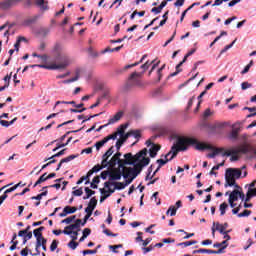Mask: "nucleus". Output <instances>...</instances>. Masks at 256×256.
Masks as SVG:
<instances>
[{"instance_id":"f257e3e1","label":"nucleus","mask_w":256,"mask_h":256,"mask_svg":"<svg viewBox=\"0 0 256 256\" xmlns=\"http://www.w3.org/2000/svg\"><path fill=\"white\" fill-rule=\"evenodd\" d=\"M53 51L54 53H57L55 63L31 65V67H40L41 69H48L49 71H63V69H67L71 63V60L67 54H61V44H56Z\"/></svg>"},{"instance_id":"f03ea898","label":"nucleus","mask_w":256,"mask_h":256,"mask_svg":"<svg viewBox=\"0 0 256 256\" xmlns=\"http://www.w3.org/2000/svg\"><path fill=\"white\" fill-rule=\"evenodd\" d=\"M195 144H197V139L193 137H178L176 144H174L171 147V150L164 156L165 159H167L170 155V160L173 161L175 157H177V154L179 151H187L189 147H195Z\"/></svg>"},{"instance_id":"7ed1b4c3","label":"nucleus","mask_w":256,"mask_h":256,"mask_svg":"<svg viewBox=\"0 0 256 256\" xmlns=\"http://www.w3.org/2000/svg\"><path fill=\"white\" fill-rule=\"evenodd\" d=\"M151 163V159L149 157L142 156L140 160L134 164V167H124L123 177L124 179H129V177L136 178L141 171H143L144 167H147Z\"/></svg>"},{"instance_id":"20e7f679","label":"nucleus","mask_w":256,"mask_h":256,"mask_svg":"<svg viewBox=\"0 0 256 256\" xmlns=\"http://www.w3.org/2000/svg\"><path fill=\"white\" fill-rule=\"evenodd\" d=\"M194 149L196 151H213L212 153L207 154L208 159H215L219 153H223L225 151V148H217L211 144H207L205 142H199V140H196V144H194Z\"/></svg>"},{"instance_id":"39448f33","label":"nucleus","mask_w":256,"mask_h":256,"mask_svg":"<svg viewBox=\"0 0 256 256\" xmlns=\"http://www.w3.org/2000/svg\"><path fill=\"white\" fill-rule=\"evenodd\" d=\"M241 169L239 168H227L225 172V185L224 187H233L237 179H241Z\"/></svg>"},{"instance_id":"423d86ee","label":"nucleus","mask_w":256,"mask_h":256,"mask_svg":"<svg viewBox=\"0 0 256 256\" xmlns=\"http://www.w3.org/2000/svg\"><path fill=\"white\" fill-rule=\"evenodd\" d=\"M139 77H141V74L137 72L132 73L123 86V91H131V89H135V87L141 89L144 84L142 83L141 79H139Z\"/></svg>"},{"instance_id":"0eeeda50","label":"nucleus","mask_w":256,"mask_h":256,"mask_svg":"<svg viewBox=\"0 0 256 256\" xmlns=\"http://www.w3.org/2000/svg\"><path fill=\"white\" fill-rule=\"evenodd\" d=\"M250 151H253V146L249 143H244L240 145L237 148H232L231 150H227L222 154V157H231V155H247V153H250Z\"/></svg>"},{"instance_id":"6e6552de","label":"nucleus","mask_w":256,"mask_h":256,"mask_svg":"<svg viewBox=\"0 0 256 256\" xmlns=\"http://www.w3.org/2000/svg\"><path fill=\"white\" fill-rule=\"evenodd\" d=\"M147 153H148L147 148L142 149L141 151L136 153L135 156H133L132 153H126L124 155V158H125L124 160H126L128 163H132V165H134V163H137V161H140V159L142 157H147Z\"/></svg>"},{"instance_id":"1a4fd4ad","label":"nucleus","mask_w":256,"mask_h":256,"mask_svg":"<svg viewBox=\"0 0 256 256\" xmlns=\"http://www.w3.org/2000/svg\"><path fill=\"white\" fill-rule=\"evenodd\" d=\"M197 49L193 48L191 49L183 58V60L176 65V71L174 73L170 74V77H175L176 75H179V73H181V71H183V69H181V66L183 65V63H185L187 61V59H189V57H191V55H193L194 53H196Z\"/></svg>"},{"instance_id":"9d476101","label":"nucleus","mask_w":256,"mask_h":256,"mask_svg":"<svg viewBox=\"0 0 256 256\" xmlns=\"http://www.w3.org/2000/svg\"><path fill=\"white\" fill-rule=\"evenodd\" d=\"M21 0H5L0 3V9L3 11H7L8 9H11V7H15L17 3H20Z\"/></svg>"},{"instance_id":"9b49d317","label":"nucleus","mask_w":256,"mask_h":256,"mask_svg":"<svg viewBox=\"0 0 256 256\" xmlns=\"http://www.w3.org/2000/svg\"><path fill=\"white\" fill-rule=\"evenodd\" d=\"M121 177H123V170L122 172L121 169L110 170L109 181H119L121 180Z\"/></svg>"},{"instance_id":"f8f14e48","label":"nucleus","mask_w":256,"mask_h":256,"mask_svg":"<svg viewBox=\"0 0 256 256\" xmlns=\"http://www.w3.org/2000/svg\"><path fill=\"white\" fill-rule=\"evenodd\" d=\"M116 135H108L102 140L95 143L96 150L99 151L101 147L105 145V143H108V141L115 140Z\"/></svg>"},{"instance_id":"ddd939ff","label":"nucleus","mask_w":256,"mask_h":256,"mask_svg":"<svg viewBox=\"0 0 256 256\" xmlns=\"http://www.w3.org/2000/svg\"><path fill=\"white\" fill-rule=\"evenodd\" d=\"M111 185H114V189H117V191H121L122 189L125 188V183H123V182L106 181L104 183V187H106L107 189H109V187H111Z\"/></svg>"},{"instance_id":"4468645a","label":"nucleus","mask_w":256,"mask_h":256,"mask_svg":"<svg viewBox=\"0 0 256 256\" xmlns=\"http://www.w3.org/2000/svg\"><path fill=\"white\" fill-rule=\"evenodd\" d=\"M241 132L240 127H232V131L228 135V139H231L232 141H237L239 139V133Z\"/></svg>"},{"instance_id":"2eb2a0df","label":"nucleus","mask_w":256,"mask_h":256,"mask_svg":"<svg viewBox=\"0 0 256 256\" xmlns=\"http://www.w3.org/2000/svg\"><path fill=\"white\" fill-rule=\"evenodd\" d=\"M77 212V207L75 206H66L63 209V212L59 214V217H67V215H71Z\"/></svg>"},{"instance_id":"dca6fc26","label":"nucleus","mask_w":256,"mask_h":256,"mask_svg":"<svg viewBox=\"0 0 256 256\" xmlns=\"http://www.w3.org/2000/svg\"><path fill=\"white\" fill-rule=\"evenodd\" d=\"M173 0H164L161 2V4L158 7H154L151 9V13H154L155 15H159L161 11H163L164 7H167V3L171 2Z\"/></svg>"},{"instance_id":"f3484780","label":"nucleus","mask_w":256,"mask_h":256,"mask_svg":"<svg viewBox=\"0 0 256 256\" xmlns=\"http://www.w3.org/2000/svg\"><path fill=\"white\" fill-rule=\"evenodd\" d=\"M127 127H129V123L121 124L118 128L117 131L113 134L110 135H116L115 139H117V136L120 135L125 136V131L127 130Z\"/></svg>"},{"instance_id":"a211bd4d","label":"nucleus","mask_w":256,"mask_h":256,"mask_svg":"<svg viewBox=\"0 0 256 256\" xmlns=\"http://www.w3.org/2000/svg\"><path fill=\"white\" fill-rule=\"evenodd\" d=\"M77 157H79L78 154L77 155L72 154V155H70L66 158L61 159L57 168H56V171H59V169H61L63 163H69L70 161H73V159H77Z\"/></svg>"},{"instance_id":"6ab92c4d","label":"nucleus","mask_w":256,"mask_h":256,"mask_svg":"<svg viewBox=\"0 0 256 256\" xmlns=\"http://www.w3.org/2000/svg\"><path fill=\"white\" fill-rule=\"evenodd\" d=\"M126 135H128V137H131V136L135 137L137 141L132 143V146L137 145V143H139V139H141V130H131L127 132Z\"/></svg>"},{"instance_id":"aec40b11","label":"nucleus","mask_w":256,"mask_h":256,"mask_svg":"<svg viewBox=\"0 0 256 256\" xmlns=\"http://www.w3.org/2000/svg\"><path fill=\"white\" fill-rule=\"evenodd\" d=\"M35 5H37V7H40L41 11H49V1L36 0Z\"/></svg>"},{"instance_id":"412c9836","label":"nucleus","mask_w":256,"mask_h":256,"mask_svg":"<svg viewBox=\"0 0 256 256\" xmlns=\"http://www.w3.org/2000/svg\"><path fill=\"white\" fill-rule=\"evenodd\" d=\"M33 235H34V237H36V247H41V240L45 239L43 237V232L35 229L33 231Z\"/></svg>"},{"instance_id":"4be33fe9","label":"nucleus","mask_w":256,"mask_h":256,"mask_svg":"<svg viewBox=\"0 0 256 256\" xmlns=\"http://www.w3.org/2000/svg\"><path fill=\"white\" fill-rule=\"evenodd\" d=\"M121 159V152H117L108 162L109 167L113 168L117 165V162Z\"/></svg>"},{"instance_id":"5701e85b","label":"nucleus","mask_w":256,"mask_h":256,"mask_svg":"<svg viewBox=\"0 0 256 256\" xmlns=\"http://www.w3.org/2000/svg\"><path fill=\"white\" fill-rule=\"evenodd\" d=\"M161 150V145L152 144V147L149 149L150 157L153 159L157 157V152Z\"/></svg>"},{"instance_id":"b1692460","label":"nucleus","mask_w":256,"mask_h":256,"mask_svg":"<svg viewBox=\"0 0 256 256\" xmlns=\"http://www.w3.org/2000/svg\"><path fill=\"white\" fill-rule=\"evenodd\" d=\"M121 117H123V113L121 111L117 112L114 116L110 117L108 125H113L117 123V121L121 120Z\"/></svg>"},{"instance_id":"393cba45","label":"nucleus","mask_w":256,"mask_h":256,"mask_svg":"<svg viewBox=\"0 0 256 256\" xmlns=\"http://www.w3.org/2000/svg\"><path fill=\"white\" fill-rule=\"evenodd\" d=\"M215 231H219V233L223 235V233H225V228L218 222L216 223V228L212 227V237H215Z\"/></svg>"},{"instance_id":"a878e982","label":"nucleus","mask_w":256,"mask_h":256,"mask_svg":"<svg viewBox=\"0 0 256 256\" xmlns=\"http://www.w3.org/2000/svg\"><path fill=\"white\" fill-rule=\"evenodd\" d=\"M127 139H129V134H125L124 136L120 137V139L117 140L116 142L117 151L121 149V146L123 145V143H125V141H127Z\"/></svg>"},{"instance_id":"bb28decb","label":"nucleus","mask_w":256,"mask_h":256,"mask_svg":"<svg viewBox=\"0 0 256 256\" xmlns=\"http://www.w3.org/2000/svg\"><path fill=\"white\" fill-rule=\"evenodd\" d=\"M239 195H241V191H239V190H233V191L229 194V200H230V201H239Z\"/></svg>"},{"instance_id":"cd10ccee","label":"nucleus","mask_w":256,"mask_h":256,"mask_svg":"<svg viewBox=\"0 0 256 256\" xmlns=\"http://www.w3.org/2000/svg\"><path fill=\"white\" fill-rule=\"evenodd\" d=\"M81 225H82V220L77 219V220H75L74 224H70L69 226H67V229H69V231H74V229H79V227H81Z\"/></svg>"},{"instance_id":"c85d7f7f","label":"nucleus","mask_w":256,"mask_h":256,"mask_svg":"<svg viewBox=\"0 0 256 256\" xmlns=\"http://www.w3.org/2000/svg\"><path fill=\"white\" fill-rule=\"evenodd\" d=\"M214 249H221V247H224V249H227L229 247V242L227 240H224L222 242H217L213 244Z\"/></svg>"},{"instance_id":"c756f323","label":"nucleus","mask_w":256,"mask_h":256,"mask_svg":"<svg viewBox=\"0 0 256 256\" xmlns=\"http://www.w3.org/2000/svg\"><path fill=\"white\" fill-rule=\"evenodd\" d=\"M192 253H193V255H199V254H205V253H207L208 255H212V250L200 248L198 250H194Z\"/></svg>"},{"instance_id":"7c9ffc66","label":"nucleus","mask_w":256,"mask_h":256,"mask_svg":"<svg viewBox=\"0 0 256 256\" xmlns=\"http://www.w3.org/2000/svg\"><path fill=\"white\" fill-rule=\"evenodd\" d=\"M45 181H48L47 173H44L42 176H40L39 179L33 185V187H37V185H41V183H45Z\"/></svg>"},{"instance_id":"2f4dec72","label":"nucleus","mask_w":256,"mask_h":256,"mask_svg":"<svg viewBox=\"0 0 256 256\" xmlns=\"http://www.w3.org/2000/svg\"><path fill=\"white\" fill-rule=\"evenodd\" d=\"M191 245H197V240H190L186 242H181L178 244V247H191Z\"/></svg>"},{"instance_id":"473e14b6","label":"nucleus","mask_w":256,"mask_h":256,"mask_svg":"<svg viewBox=\"0 0 256 256\" xmlns=\"http://www.w3.org/2000/svg\"><path fill=\"white\" fill-rule=\"evenodd\" d=\"M205 95H207V90H204L199 96H198V104H197V107L195 109V113H197V111H199V107H201V103H202V100L203 97H205Z\"/></svg>"},{"instance_id":"72a5a7b5","label":"nucleus","mask_w":256,"mask_h":256,"mask_svg":"<svg viewBox=\"0 0 256 256\" xmlns=\"http://www.w3.org/2000/svg\"><path fill=\"white\" fill-rule=\"evenodd\" d=\"M100 193H101V197H100V203H103V201H105V199L110 197V194H107V190H105V188H100Z\"/></svg>"},{"instance_id":"f704fd0d","label":"nucleus","mask_w":256,"mask_h":256,"mask_svg":"<svg viewBox=\"0 0 256 256\" xmlns=\"http://www.w3.org/2000/svg\"><path fill=\"white\" fill-rule=\"evenodd\" d=\"M65 151H67V149H62L61 151H59L58 153L52 155L51 157L46 158L44 161L47 162V161H49V159H55L57 157H63V155H65Z\"/></svg>"},{"instance_id":"c9c22d12","label":"nucleus","mask_w":256,"mask_h":256,"mask_svg":"<svg viewBox=\"0 0 256 256\" xmlns=\"http://www.w3.org/2000/svg\"><path fill=\"white\" fill-rule=\"evenodd\" d=\"M86 196L83 197L84 201L89 199L92 195H95V191L91 190L89 187H85L84 189Z\"/></svg>"},{"instance_id":"e433bc0d","label":"nucleus","mask_w":256,"mask_h":256,"mask_svg":"<svg viewBox=\"0 0 256 256\" xmlns=\"http://www.w3.org/2000/svg\"><path fill=\"white\" fill-rule=\"evenodd\" d=\"M49 192L46 190L40 194H38L37 196H32L31 199L32 201H41V199H43V197H46V195L48 194Z\"/></svg>"},{"instance_id":"4c0bfd02","label":"nucleus","mask_w":256,"mask_h":256,"mask_svg":"<svg viewBox=\"0 0 256 256\" xmlns=\"http://www.w3.org/2000/svg\"><path fill=\"white\" fill-rule=\"evenodd\" d=\"M116 163H118L119 169H122V171H124L125 165H132V162H127L125 159H120Z\"/></svg>"},{"instance_id":"58836bf2","label":"nucleus","mask_w":256,"mask_h":256,"mask_svg":"<svg viewBox=\"0 0 256 256\" xmlns=\"http://www.w3.org/2000/svg\"><path fill=\"white\" fill-rule=\"evenodd\" d=\"M169 161H171V158H165L164 159H158L156 161V163L158 164V169H161V167H163V165H167V163H169Z\"/></svg>"},{"instance_id":"ea45409f","label":"nucleus","mask_w":256,"mask_h":256,"mask_svg":"<svg viewBox=\"0 0 256 256\" xmlns=\"http://www.w3.org/2000/svg\"><path fill=\"white\" fill-rule=\"evenodd\" d=\"M115 147L111 146L108 151L102 156V159H109L115 153Z\"/></svg>"},{"instance_id":"a19ab883","label":"nucleus","mask_w":256,"mask_h":256,"mask_svg":"<svg viewBox=\"0 0 256 256\" xmlns=\"http://www.w3.org/2000/svg\"><path fill=\"white\" fill-rule=\"evenodd\" d=\"M79 77H80L79 72H76V76L75 77L67 79V80H64L63 83H64V85H67L69 83H75V81H79Z\"/></svg>"},{"instance_id":"79ce46f5","label":"nucleus","mask_w":256,"mask_h":256,"mask_svg":"<svg viewBox=\"0 0 256 256\" xmlns=\"http://www.w3.org/2000/svg\"><path fill=\"white\" fill-rule=\"evenodd\" d=\"M79 131H81V128L78 129V130L68 131V132H66L63 136H61L58 141H59L60 143H63V141H65V139H67V135H70V133H79Z\"/></svg>"},{"instance_id":"37998d69","label":"nucleus","mask_w":256,"mask_h":256,"mask_svg":"<svg viewBox=\"0 0 256 256\" xmlns=\"http://www.w3.org/2000/svg\"><path fill=\"white\" fill-rule=\"evenodd\" d=\"M88 207H90V209L95 211V207H97V198L96 197H92L88 203Z\"/></svg>"},{"instance_id":"c03bdc74","label":"nucleus","mask_w":256,"mask_h":256,"mask_svg":"<svg viewBox=\"0 0 256 256\" xmlns=\"http://www.w3.org/2000/svg\"><path fill=\"white\" fill-rule=\"evenodd\" d=\"M75 101H57L54 105V109L57 108V105H74L75 106Z\"/></svg>"},{"instance_id":"a18cd8bd","label":"nucleus","mask_w":256,"mask_h":256,"mask_svg":"<svg viewBox=\"0 0 256 256\" xmlns=\"http://www.w3.org/2000/svg\"><path fill=\"white\" fill-rule=\"evenodd\" d=\"M171 215V217H175L177 215V208L175 206H170L169 209L166 211V215Z\"/></svg>"},{"instance_id":"49530a36","label":"nucleus","mask_w":256,"mask_h":256,"mask_svg":"<svg viewBox=\"0 0 256 256\" xmlns=\"http://www.w3.org/2000/svg\"><path fill=\"white\" fill-rule=\"evenodd\" d=\"M145 59H147V54L143 55L139 62H136V63H134V64L127 65V66H126V69H131V67H137V65H140V63H142L143 61H145Z\"/></svg>"},{"instance_id":"de8ad7c7","label":"nucleus","mask_w":256,"mask_h":256,"mask_svg":"<svg viewBox=\"0 0 256 256\" xmlns=\"http://www.w3.org/2000/svg\"><path fill=\"white\" fill-rule=\"evenodd\" d=\"M228 208H229V205L227 204V202L220 204V215L222 216L225 215Z\"/></svg>"},{"instance_id":"09e8293b","label":"nucleus","mask_w":256,"mask_h":256,"mask_svg":"<svg viewBox=\"0 0 256 256\" xmlns=\"http://www.w3.org/2000/svg\"><path fill=\"white\" fill-rule=\"evenodd\" d=\"M235 43H237V39H235L231 44L226 45L224 49L221 50L220 55H223V53H226V51H229V49H231V47H233Z\"/></svg>"},{"instance_id":"8fccbe9b","label":"nucleus","mask_w":256,"mask_h":256,"mask_svg":"<svg viewBox=\"0 0 256 256\" xmlns=\"http://www.w3.org/2000/svg\"><path fill=\"white\" fill-rule=\"evenodd\" d=\"M153 63H155V60L153 61H147L145 62L143 65H141V69H143V71H147V69H149V67H151V65H153Z\"/></svg>"},{"instance_id":"3c124183","label":"nucleus","mask_w":256,"mask_h":256,"mask_svg":"<svg viewBox=\"0 0 256 256\" xmlns=\"http://www.w3.org/2000/svg\"><path fill=\"white\" fill-rule=\"evenodd\" d=\"M77 216L73 215V216H70L64 220L61 221V223H65L66 225H70V223H73V221H75Z\"/></svg>"},{"instance_id":"603ef678","label":"nucleus","mask_w":256,"mask_h":256,"mask_svg":"<svg viewBox=\"0 0 256 256\" xmlns=\"http://www.w3.org/2000/svg\"><path fill=\"white\" fill-rule=\"evenodd\" d=\"M155 249V246L153 244L149 245L148 247H143L142 251L144 255H147V253L153 251Z\"/></svg>"},{"instance_id":"864d4df0","label":"nucleus","mask_w":256,"mask_h":256,"mask_svg":"<svg viewBox=\"0 0 256 256\" xmlns=\"http://www.w3.org/2000/svg\"><path fill=\"white\" fill-rule=\"evenodd\" d=\"M121 49H123V45H121V46H118V47H115V48H113V49H110V48H106L105 50H104V53H113L114 51H121Z\"/></svg>"},{"instance_id":"5fc2aeb1","label":"nucleus","mask_w":256,"mask_h":256,"mask_svg":"<svg viewBox=\"0 0 256 256\" xmlns=\"http://www.w3.org/2000/svg\"><path fill=\"white\" fill-rule=\"evenodd\" d=\"M68 247H70V249H72L73 251H75V249H77V247H79V243L76 242L75 240H72L68 243Z\"/></svg>"},{"instance_id":"6e6d98bb","label":"nucleus","mask_w":256,"mask_h":256,"mask_svg":"<svg viewBox=\"0 0 256 256\" xmlns=\"http://www.w3.org/2000/svg\"><path fill=\"white\" fill-rule=\"evenodd\" d=\"M251 87H253V84H251L249 82H243L241 84L242 91H245L247 89H251Z\"/></svg>"},{"instance_id":"4d7b16f0","label":"nucleus","mask_w":256,"mask_h":256,"mask_svg":"<svg viewBox=\"0 0 256 256\" xmlns=\"http://www.w3.org/2000/svg\"><path fill=\"white\" fill-rule=\"evenodd\" d=\"M61 189V184L60 183H56V184H52L50 186H45L43 187L42 189L45 190V189Z\"/></svg>"},{"instance_id":"13d9d810","label":"nucleus","mask_w":256,"mask_h":256,"mask_svg":"<svg viewBox=\"0 0 256 256\" xmlns=\"http://www.w3.org/2000/svg\"><path fill=\"white\" fill-rule=\"evenodd\" d=\"M103 234H104V235H107V237H117V234H115V233L109 231V229H107V228H104Z\"/></svg>"},{"instance_id":"bf43d9fd","label":"nucleus","mask_w":256,"mask_h":256,"mask_svg":"<svg viewBox=\"0 0 256 256\" xmlns=\"http://www.w3.org/2000/svg\"><path fill=\"white\" fill-rule=\"evenodd\" d=\"M225 247H221L218 250H212V255H221V253H225Z\"/></svg>"},{"instance_id":"052dcab7","label":"nucleus","mask_w":256,"mask_h":256,"mask_svg":"<svg viewBox=\"0 0 256 256\" xmlns=\"http://www.w3.org/2000/svg\"><path fill=\"white\" fill-rule=\"evenodd\" d=\"M72 194L75 196V197H81V195H83V188H79L77 190H74L72 192Z\"/></svg>"},{"instance_id":"680f3d73","label":"nucleus","mask_w":256,"mask_h":256,"mask_svg":"<svg viewBox=\"0 0 256 256\" xmlns=\"http://www.w3.org/2000/svg\"><path fill=\"white\" fill-rule=\"evenodd\" d=\"M109 175V178L111 177V170H106L101 172V179H107V176Z\"/></svg>"},{"instance_id":"e2e57ef3","label":"nucleus","mask_w":256,"mask_h":256,"mask_svg":"<svg viewBox=\"0 0 256 256\" xmlns=\"http://www.w3.org/2000/svg\"><path fill=\"white\" fill-rule=\"evenodd\" d=\"M58 245H59V241L53 240L51 245H50V251H55V249H57Z\"/></svg>"},{"instance_id":"0e129e2a","label":"nucleus","mask_w":256,"mask_h":256,"mask_svg":"<svg viewBox=\"0 0 256 256\" xmlns=\"http://www.w3.org/2000/svg\"><path fill=\"white\" fill-rule=\"evenodd\" d=\"M249 215H251V210H244L238 214V217H249Z\"/></svg>"},{"instance_id":"69168bd1","label":"nucleus","mask_w":256,"mask_h":256,"mask_svg":"<svg viewBox=\"0 0 256 256\" xmlns=\"http://www.w3.org/2000/svg\"><path fill=\"white\" fill-rule=\"evenodd\" d=\"M82 253H83V255H95V254H97V249H94V250H84Z\"/></svg>"},{"instance_id":"338daca9","label":"nucleus","mask_w":256,"mask_h":256,"mask_svg":"<svg viewBox=\"0 0 256 256\" xmlns=\"http://www.w3.org/2000/svg\"><path fill=\"white\" fill-rule=\"evenodd\" d=\"M108 160H109V159H107V158H102V163H101V165H100V167H102V169H105V168L108 167V165H109Z\"/></svg>"},{"instance_id":"774afa93","label":"nucleus","mask_w":256,"mask_h":256,"mask_svg":"<svg viewBox=\"0 0 256 256\" xmlns=\"http://www.w3.org/2000/svg\"><path fill=\"white\" fill-rule=\"evenodd\" d=\"M247 194L256 197V188H249Z\"/></svg>"}]
</instances>
